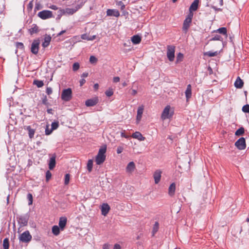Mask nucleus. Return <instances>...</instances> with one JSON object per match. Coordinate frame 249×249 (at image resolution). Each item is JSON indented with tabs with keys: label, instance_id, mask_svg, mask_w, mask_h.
<instances>
[{
	"label": "nucleus",
	"instance_id": "36",
	"mask_svg": "<svg viewBox=\"0 0 249 249\" xmlns=\"http://www.w3.org/2000/svg\"><path fill=\"white\" fill-rule=\"evenodd\" d=\"M183 58V54L181 53H179L177 54L176 62L178 63L179 62L182 61Z\"/></svg>",
	"mask_w": 249,
	"mask_h": 249
},
{
	"label": "nucleus",
	"instance_id": "53",
	"mask_svg": "<svg viewBox=\"0 0 249 249\" xmlns=\"http://www.w3.org/2000/svg\"><path fill=\"white\" fill-rule=\"evenodd\" d=\"M41 8V6L39 3H36L35 6V10H39Z\"/></svg>",
	"mask_w": 249,
	"mask_h": 249
},
{
	"label": "nucleus",
	"instance_id": "54",
	"mask_svg": "<svg viewBox=\"0 0 249 249\" xmlns=\"http://www.w3.org/2000/svg\"><path fill=\"white\" fill-rule=\"evenodd\" d=\"M113 81L114 83L119 82L120 81V78H119V77H118V76L114 77L113 78Z\"/></svg>",
	"mask_w": 249,
	"mask_h": 249
},
{
	"label": "nucleus",
	"instance_id": "19",
	"mask_svg": "<svg viewBox=\"0 0 249 249\" xmlns=\"http://www.w3.org/2000/svg\"><path fill=\"white\" fill-rule=\"evenodd\" d=\"M199 0H195L189 8V12L196 11L198 8Z\"/></svg>",
	"mask_w": 249,
	"mask_h": 249
},
{
	"label": "nucleus",
	"instance_id": "41",
	"mask_svg": "<svg viewBox=\"0 0 249 249\" xmlns=\"http://www.w3.org/2000/svg\"><path fill=\"white\" fill-rule=\"evenodd\" d=\"M79 64L78 62H75L72 65V70L73 71H76L79 69Z\"/></svg>",
	"mask_w": 249,
	"mask_h": 249
},
{
	"label": "nucleus",
	"instance_id": "25",
	"mask_svg": "<svg viewBox=\"0 0 249 249\" xmlns=\"http://www.w3.org/2000/svg\"><path fill=\"white\" fill-rule=\"evenodd\" d=\"M131 41L134 44H138L141 41V37L139 35H134L131 37Z\"/></svg>",
	"mask_w": 249,
	"mask_h": 249
},
{
	"label": "nucleus",
	"instance_id": "26",
	"mask_svg": "<svg viewBox=\"0 0 249 249\" xmlns=\"http://www.w3.org/2000/svg\"><path fill=\"white\" fill-rule=\"evenodd\" d=\"M30 34L32 35L38 32V27L36 24H33V27L29 29Z\"/></svg>",
	"mask_w": 249,
	"mask_h": 249
},
{
	"label": "nucleus",
	"instance_id": "7",
	"mask_svg": "<svg viewBox=\"0 0 249 249\" xmlns=\"http://www.w3.org/2000/svg\"><path fill=\"white\" fill-rule=\"evenodd\" d=\"M32 238V235L28 231L23 232L19 237L20 241L23 243L29 242L31 240Z\"/></svg>",
	"mask_w": 249,
	"mask_h": 249
},
{
	"label": "nucleus",
	"instance_id": "15",
	"mask_svg": "<svg viewBox=\"0 0 249 249\" xmlns=\"http://www.w3.org/2000/svg\"><path fill=\"white\" fill-rule=\"evenodd\" d=\"M110 210V207L107 203H104L101 206L102 214L105 216L106 215Z\"/></svg>",
	"mask_w": 249,
	"mask_h": 249
},
{
	"label": "nucleus",
	"instance_id": "2",
	"mask_svg": "<svg viewBox=\"0 0 249 249\" xmlns=\"http://www.w3.org/2000/svg\"><path fill=\"white\" fill-rule=\"evenodd\" d=\"M194 14L193 12H189L183 21L182 31L184 33H187L192 23Z\"/></svg>",
	"mask_w": 249,
	"mask_h": 249
},
{
	"label": "nucleus",
	"instance_id": "38",
	"mask_svg": "<svg viewBox=\"0 0 249 249\" xmlns=\"http://www.w3.org/2000/svg\"><path fill=\"white\" fill-rule=\"evenodd\" d=\"M216 54H217V52H211L210 51H209V52H205L204 53V55H207L210 57L215 56V55H216Z\"/></svg>",
	"mask_w": 249,
	"mask_h": 249
},
{
	"label": "nucleus",
	"instance_id": "60",
	"mask_svg": "<svg viewBox=\"0 0 249 249\" xmlns=\"http://www.w3.org/2000/svg\"><path fill=\"white\" fill-rule=\"evenodd\" d=\"M137 93V91L136 90H135V89L132 90V92H131L132 95H136Z\"/></svg>",
	"mask_w": 249,
	"mask_h": 249
},
{
	"label": "nucleus",
	"instance_id": "35",
	"mask_svg": "<svg viewBox=\"0 0 249 249\" xmlns=\"http://www.w3.org/2000/svg\"><path fill=\"white\" fill-rule=\"evenodd\" d=\"M16 46L18 49H19L22 51L24 50V46L22 42H17L16 43Z\"/></svg>",
	"mask_w": 249,
	"mask_h": 249
},
{
	"label": "nucleus",
	"instance_id": "16",
	"mask_svg": "<svg viewBox=\"0 0 249 249\" xmlns=\"http://www.w3.org/2000/svg\"><path fill=\"white\" fill-rule=\"evenodd\" d=\"M98 101L97 98L88 99L86 101L85 105L87 107H93L97 104Z\"/></svg>",
	"mask_w": 249,
	"mask_h": 249
},
{
	"label": "nucleus",
	"instance_id": "55",
	"mask_svg": "<svg viewBox=\"0 0 249 249\" xmlns=\"http://www.w3.org/2000/svg\"><path fill=\"white\" fill-rule=\"evenodd\" d=\"M86 82V80L82 78L80 80V86H82Z\"/></svg>",
	"mask_w": 249,
	"mask_h": 249
},
{
	"label": "nucleus",
	"instance_id": "9",
	"mask_svg": "<svg viewBox=\"0 0 249 249\" xmlns=\"http://www.w3.org/2000/svg\"><path fill=\"white\" fill-rule=\"evenodd\" d=\"M37 16L42 19H46L53 17L52 12L49 10H43L39 12Z\"/></svg>",
	"mask_w": 249,
	"mask_h": 249
},
{
	"label": "nucleus",
	"instance_id": "58",
	"mask_svg": "<svg viewBox=\"0 0 249 249\" xmlns=\"http://www.w3.org/2000/svg\"><path fill=\"white\" fill-rule=\"evenodd\" d=\"M33 2L30 1L28 5V8L31 9L33 8Z\"/></svg>",
	"mask_w": 249,
	"mask_h": 249
},
{
	"label": "nucleus",
	"instance_id": "31",
	"mask_svg": "<svg viewBox=\"0 0 249 249\" xmlns=\"http://www.w3.org/2000/svg\"><path fill=\"white\" fill-rule=\"evenodd\" d=\"M33 84L36 85L38 88H41L44 85L43 82L38 80H35L33 82Z\"/></svg>",
	"mask_w": 249,
	"mask_h": 249
},
{
	"label": "nucleus",
	"instance_id": "29",
	"mask_svg": "<svg viewBox=\"0 0 249 249\" xmlns=\"http://www.w3.org/2000/svg\"><path fill=\"white\" fill-rule=\"evenodd\" d=\"M219 34L222 35L225 38L228 36L227 30L225 27L219 28Z\"/></svg>",
	"mask_w": 249,
	"mask_h": 249
},
{
	"label": "nucleus",
	"instance_id": "48",
	"mask_svg": "<svg viewBox=\"0 0 249 249\" xmlns=\"http://www.w3.org/2000/svg\"><path fill=\"white\" fill-rule=\"evenodd\" d=\"M52 131H53L52 129H50L49 128L48 126H47L45 129V134L47 135H49L51 134Z\"/></svg>",
	"mask_w": 249,
	"mask_h": 249
},
{
	"label": "nucleus",
	"instance_id": "32",
	"mask_svg": "<svg viewBox=\"0 0 249 249\" xmlns=\"http://www.w3.org/2000/svg\"><path fill=\"white\" fill-rule=\"evenodd\" d=\"M93 160H89L87 163V169L89 172H90L92 169Z\"/></svg>",
	"mask_w": 249,
	"mask_h": 249
},
{
	"label": "nucleus",
	"instance_id": "52",
	"mask_svg": "<svg viewBox=\"0 0 249 249\" xmlns=\"http://www.w3.org/2000/svg\"><path fill=\"white\" fill-rule=\"evenodd\" d=\"M89 36L87 34H83L81 35V38L85 40H89Z\"/></svg>",
	"mask_w": 249,
	"mask_h": 249
},
{
	"label": "nucleus",
	"instance_id": "40",
	"mask_svg": "<svg viewBox=\"0 0 249 249\" xmlns=\"http://www.w3.org/2000/svg\"><path fill=\"white\" fill-rule=\"evenodd\" d=\"M27 199L29 200L28 204L29 205H32L33 203V196L31 194L29 193L27 195Z\"/></svg>",
	"mask_w": 249,
	"mask_h": 249
},
{
	"label": "nucleus",
	"instance_id": "6",
	"mask_svg": "<svg viewBox=\"0 0 249 249\" xmlns=\"http://www.w3.org/2000/svg\"><path fill=\"white\" fill-rule=\"evenodd\" d=\"M40 40L36 39L33 40L31 44V52L34 54H37L39 50Z\"/></svg>",
	"mask_w": 249,
	"mask_h": 249
},
{
	"label": "nucleus",
	"instance_id": "50",
	"mask_svg": "<svg viewBox=\"0 0 249 249\" xmlns=\"http://www.w3.org/2000/svg\"><path fill=\"white\" fill-rule=\"evenodd\" d=\"M111 247V245L108 243L105 244L103 246V249H109Z\"/></svg>",
	"mask_w": 249,
	"mask_h": 249
},
{
	"label": "nucleus",
	"instance_id": "12",
	"mask_svg": "<svg viewBox=\"0 0 249 249\" xmlns=\"http://www.w3.org/2000/svg\"><path fill=\"white\" fill-rule=\"evenodd\" d=\"M107 15L108 16H114L118 17L120 16V13L116 9H108L107 11Z\"/></svg>",
	"mask_w": 249,
	"mask_h": 249
},
{
	"label": "nucleus",
	"instance_id": "4",
	"mask_svg": "<svg viewBox=\"0 0 249 249\" xmlns=\"http://www.w3.org/2000/svg\"><path fill=\"white\" fill-rule=\"evenodd\" d=\"M17 220L18 225H19V228H18L19 230L20 228L27 225L29 220V216L27 214L18 215L17 216Z\"/></svg>",
	"mask_w": 249,
	"mask_h": 249
},
{
	"label": "nucleus",
	"instance_id": "11",
	"mask_svg": "<svg viewBox=\"0 0 249 249\" xmlns=\"http://www.w3.org/2000/svg\"><path fill=\"white\" fill-rule=\"evenodd\" d=\"M67 222V218L66 217H61L59 220V227L60 228L61 231H63L66 227Z\"/></svg>",
	"mask_w": 249,
	"mask_h": 249
},
{
	"label": "nucleus",
	"instance_id": "22",
	"mask_svg": "<svg viewBox=\"0 0 249 249\" xmlns=\"http://www.w3.org/2000/svg\"><path fill=\"white\" fill-rule=\"evenodd\" d=\"M144 107L143 106H140L137 110V120L140 121L142 117Z\"/></svg>",
	"mask_w": 249,
	"mask_h": 249
},
{
	"label": "nucleus",
	"instance_id": "47",
	"mask_svg": "<svg viewBox=\"0 0 249 249\" xmlns=\"http://www.w3.org/2000/svg\"><path fill=\"white\" fill-rule=\"evenodd\" d=\"M124 150V147L122 146H119L117 149V154L121 153Z\"/></svg>",
	"mask_w": 249,
	"mask_h": 249
},
{
	"label": "nucleus",
	"instance_id": "64",
	"mask_svg": "<svg viewBox=\"0 0 249 249\" xmlns=\"http://www.w3.org/2000/svg\"><path fill=\"white\" fill-rule=\"evenodd\" d=\"M82 5H83L82 4H81L80 5H77L75 7L76 9L75 10H76V11H77L79 9H80L82 6Z\"/></svg>",
	"mask_w": 249,
	"mask_h": 249
},
{
	"label": "nucleus",
	"instance_id": "23",
	"mask_svg": "<svg viewBox=\"0 0 249 249\" xmlns=\"http://www.w3.org/2000/svg\"><path fill=\"white\" fill-rule=\"evenodd\" d=\"M243 80L239 77H238L234 83V86L237 89H241L243 87Z\"/></svg>",
	"mask_w": 249,
	"mask_h": 249
},
{
	"label": "nucleus",
	"instance_id": "49",
	"mask_svg": "<svg viewBox=\"0 0 249 249\" xmlns=\"http://www.w3.org/2000/svg\"><path fill=\"white\" fill-rule=\"evenodd\" d=\"M46 92L48 95H50L53 92L52 89L51 87H47L46 89Z\"/></svg>",
	"mask_w": 249,
	"mask_h": 249
},
{
	"label": "nucleus",
	"instance_id": "28",
	"mask_svg": "<svg viewBox=\"0 0 249 249\" xmlns=\"http://www.w3.org/2000/svg\"><path fill=\"white\" fill-rule=\"evenodd\" d=\"M61 229L58 226L54 225L52 227V232L54 235H58L60 233Z\"/></svg>",
	"mask_w": 249,
	"mask_h": 249
},
{
	"label": "nucleus",
	"instance_id": "5",
	"mask_svg": "<svg viewBox=\"0 0 249 249\" xmlns=\"http://www.w3.org/2000/svg\"><path fill=\"white\" fill-rule=\"evenodd\" d=\"M175 47L172 45L167 46V57L170 61H173L175 58Z\"/></svg>",
	"mask_w": 249,
	"mask_h": 249
},
{
	"label": "nucleus",
	"instance_id": "45",
	"mask_svg": "<svg viewBox=\"0 0 249 249\" xmlns=\"http://www.w3.org/2000/svg\"><path fill=\"white\" fill-rule=\"evenodd\" d=\"M70 174H67L65 176V184L66 185L68 184L70 181Z\"/></svg>",
	"mask_w": 249,
	"mask_h": 249
},
{
	"label": "nucleus",
	"instance_id": "44",
	"mask_svg": "<svg viewBox=\"0 0 249 249\" xmlns=\"http://www.w3.org/2000/svg\"><path fill=\"white\" fill-rule=\"evenodd\" d=\"M52 177V174L49 171H47L46 172V180L48 181Z\"/></svg>",
	"mask_w": 249,
	"mask_h": 249
},
{
	"label": "nucleus",
	"instance_id": "13",
	"mask_svg": "<svg viewBox=\"0 0 249 249\" xmlns=\"http://www.w3.org/2000/svg\"><path fill=\"white\" fill-rule=\"evenodd\" d=\"M161 172L159 170H156L154 172L153 177L156 184H158L160 182L161 178Z\"/></svg>",
	"mask_w": 249,
	"mask_h": 249
},
{
	"label": "nucleus",
	"instance_id": "3",
	"mask_svg": "<svg viewBox=\"0 0 249 249\" xmlns=\"http://www.w3.org/2000/svg\"><path fill=\"white\" fill-rule=\"evenodd\" d=\"M61 98L62 100L68 102L72 98V90L71 88L64 89L62 90Z\"/></svg>",
	"mask_w": 249,
	"mask_h": 249
},
{
	"label": "nucleus",
	"instance_id": "24",
	"mask_svg": "<svg viewBox=\"0 0 249 249\" xmlns=\"http://www.w3.org/2000/svg\"><path fill=\"white\" fill-rule=\"evenodd\" d=\"M185 93L187 100H188L189 98H191L192 96V89L191 85L190 84L187 85V89H186Z\"/></svg>",
	"mask_w": 249,
	"mask_h": 249
},
{
	"label": "nucleus",
	"instance_id": "8",
	"mask_svg": "<svg viewBox=\"0 0 249 249\" xmlns=\"http://www.w3.org/2000/svg\"><path fill=\"white\" fill-rule=\"evenodd\" d=\"M170 106L168 105L166 106V107L164 108L162 111L161 117L162 120H165L172 117L173 112H170Z\"/></svg>",
	"mask_w": 249,
	"mask_h": 249
},
{
	"label": "nucleus",
	"instance_id": "37",
	"mask_svg": "<svg viewBox=\"0 0 249 249\" xmlns=\"http://www.w3.org/2000/svg\"><path fill=\"white\" fill-rule=\"evenodd\" d=\"M42 103L43 105L48 106L49 105V103L48 101V99L46 95H44L42 99Z\"/></svg>",
	"mask_w": 249,
	"mask_h": 249
},
{
	"label": "nucleus",
	"instance_id": "17",
	"mask_svg": "<svg viewBox=\"0 0 249 249\" xmlns=\"http://www.w3.org/2000/svg\"><path fill=\"white\" fill-rule=\"evenodd\" d=\"M55 158L56 156L55 155H53L50 159L49 162V168L50 170H53L56 164L55 162Z\"/></svg>",
	"mask_w": 249,
	"mask_h": 249
},
{
	"label": "nucleus",
	"instance_id": "63",
	"mask_svg": "<svg viewBox=\"0 0 249 249\" xmlns=\"http://www.w3.org/2000/svg\"><path fill=\"white\" fill-rule=\"evenodd\" d=\"M88 73L87 72H84L82 75H81V77H88Z\"/></svg>",
	"mask_w": 249,
	"mask_h": 249
},
{
	"label": "nucleus",
	"instance_id": "27",
	"mask_svg": "<svg viewBox=\"0 0 249 249\" xmlns=\"http://www.w3.org/2000/svg\"><path fill=\"white\" fill-rule=\"evenodd\" d=\"M51 40V37L50 36H45L44 38V41L42 43V46L44 48H46V47H48L50 44Z\"/></svg>",
	"mask_w": 249,
	"mask_h": 249
},
{
	"label": "nucleus",
	"instance_id": "59",
	"mask_svg": "<svg viewBox=\"0 0 249 249\" xmlns=\"http://www.w3.org/2000/svg\"><path fill=\"white\" fill-rule=\"evenodd\" d=\"M96 36L95 35H93L91 36L89 38V40H93L96 38Z\"/></svg>",
	"mask_w": 249,
	"mask_h": 249
},
{
	"label": "nucleus",
	"instance_id": "61",
	"mask_svg": "<svg viewBox=\"0 0 249 249\" xmlns=\"http://www.w3.org/2000/svg\"><path fill=\"white\" fill-rule=\"evenodd\" d=\"M121 136L122 137H123V138H128V136L127 135H126L124 132L121 133Z\"/></svg>",
	"mask_w": 249,
	"mask_h": 249
},
{
	"label": "nucleus",
	"instance_id": "39",
	"mask_svg": "<svg viewBox=\"0 0 249 249\" xmlns=\"http://www.w3.org/2000/svg\"><path fill=\"white\" fill-rule=\"evenodd\" d=\"M59 126L58 122H54L52 123L51 124V129L52 130H55L58 128Z\"/></svg>",
	"mask_w": 249,
	"mask_h": 249
},
{
	"label": "nucleus",
	"instance_id": "21",
	"mask_svg": "<svg viewBox=\"0 0 249 249\" xmlns=\"http://www.w3.org/2000/svg\"><path fill=\"white\" fill-rule=\"evenodd\" d=\"M176 190V184L173 182L171 184L168 189V194L170 196H173Z\"/></svg>",
	"mask_w": 249,
	"mask_h": 249
},
{
	"label": "nucleus",
	"instance_id": "18",
	"mask_svg": "<svg viewBox=\"0 0 249 249\" xmlns=\"http://www.w3.org/2000/svg\"><path fill=\"white\" fill-rule=\"evenodd\" d=\"M132 137V138L137 139L141 141H143L145 139V138L143 137L140 132L138 131H136L133 133Z\"/></svg>",
	"mask_w": 249,
	"mask_h": 249
},
{
	"label": "nucleus",
	"instance_id": "46",
	"mask_svg": "<svg viewBox=\"0 0 249 249\" xmlns=\"http://www.w3.org/2000/svg\"><path fill=\"white\" fill-rule=\"evenodd\" d=\"M105 94L107 97H110L113 95V92L112 89H109L105 92Z\"/></svg>",
	"mask_w": 249,
	"mask_h": 249
},
{
	"label": "nucleus",
	"instance_id": "34",
	"mask_svg": "<svg viewBox=\"0 0 249 249\" xmlns=\"http://www.w3.org/2000/svg\"><path fill=\"white\" fill-rule=\"evenodd\" d=\"M9 246V239L8 238H5L3 241V249H8Z\"/></svg>",
	"mask_w": 249,
	"mask_h": 249
},
{
	"label": "nucleus",
	"instance_id": "14",
	"mask_svg": "<svg viewBox=\"0 0 249 249\" xmlns=\"http://www.w3.org/2000/svg\"><path fill=\"white\" fill-rule=\"evenodd\" d=\"M135 169V164L133 161L128 163L126 167V172L128 173H132Z\"/></svg>",
	"mask_w": 249,
	"mask_h": 249
},
{
	"label": "nucleus",
	"instance_id": "57",
	"mask_svg": "<svg viewBox=\"0 0 249 249\" xmlns=\"http://www.w3.org/2000/svg\"><path fill=\"white\" fill-rule=\"evenodd\" d=\"M113 249H121V246L118 244H116L114 246Z\"/></svg>",
	"mask_w": 249,
	"mask_h": 249
},
{
	"label": "nucleus",
	"instance_id": "1",
	"mask_svg": "<svg viewBox=\"0 0 249 249\" xmlns=\"http://www.w3.org/2000/svg\"><path fill=\"white\" fill-rule=\"evenodd\" d=\"M106 151V145H104L99 149L98 153L95 157V162L96 164L100 165L105 161L106 158V156L105 155Z\"/></svg>",
	"mask_w": 249,
	"mask_h": 249
},
{
	"label": "nucleus",
	"instance_id": "10",
	"mask_svg": "<svg viewBox=\"0 0 249 249\" xmlns=\"http://www.w3.org/2000/svg\"><path fill=\"white\" fill-rule=\"evenodd\" d=\"M235 146L240 150H244L246 148L245 139L243 137L239 138L235 142Z\"/></svg>",
	"mask_w": 249,
	"mask_h": 249
},
{
	"label": "nucleus",
	"instance_id": "62",
	"mask_svg": "<svg viewBox=\"0 0 249 249\" xmlns=\"http://www.w3.org/2000/svg\"><path fill=\"white\" fill-rule=\"evenodd\" d=\"M53 109L52 108H48L47 110V112L49 114H53Z\"/></svg>",
	"mask_w": 249,
	"mask_h": 249
},
{
	"label": "nucleus",
	"instance_id": "51",
	"mask_svg": "<svg viewBox=\"0 0 249 249\" xmlns=\"http://www.w3.org/2000/svg\"><path fill=\"white\" fill-rule=\"evenodd\" d=\"M67 11L68 13L73 14L74 13H75L76 11V10H74L73 9H67Z\"/></svg>",
	"mask_w": 249,
	"mask_h": 249
},
{
	"label": "nucleus",
	"instance_id": "43",
	"mask_svg": "<svg viewBox=\"0 0 249 249\" xmlns=\"http://www.w3.org/2000/svg\"><path fill=\"white\" fill-rule=\"evenodd\" d=\"M97 61V59L94 56H90L89 58V62L92 63H95Z\"/></svg>",
	"mask_w": 249,
	"mask_h": 249
},
{
	"label": "nucleus",
	"instance_id": "20",
	"mask_svg": "<svg viewBox=\"0 0 249 249\" xmlns=\"http://www.w3.org/2000/svg\"><path fill=\"white\" fill-rule=\"evenodd\" d=\"M24 129L28 131V135L30 138L32 139L34 137L35 133V130L32 129L31 126H24Z\"/></svg>",
	"mask_w": 249,
	"mask_h": 249
},
{
	"label": "nucleus",
	"instance_id": "33",
	"mask_svg": "<svg viewBox=\"0 0 249 249\" xmlns=\"http://www.w3.org/2000/svg\"><path fill=\"white\" fill-rule=\"evenodd\" d=\"M159 229V223L158 222H156L152 231V235L154 236L155 234L157 232Z\"/></svg>",
	"mask_w": 249,
	"mask_h": 249
},
{
	"label": "nucleus",
	"instance_id": "56",
	"mask_svg": "<svg viewBox=\"0 0 249 249\" xmlns=\"http://www.w3.org/2000/svg\"><path fill=\"white\" fill-rule=\"evenodd\" d=\"M49 8L53 10H54L58 9V7L56 5H52L50 6L49 7Z\"/></svg>",
	"mask_w": 249,
	"mask_h": 249
},
{
	"label": "nucleus",
	"instance_id": "42",
	"mask_svg": "<svg viewBox=\"0 0 249 249\" xmlns=\"http://www.w3.org/2000/svg\"><path fill=\"white\" fill-rule=\"evenodd\" d=\"M242 111L246 113H249V105H246L242 107Z\"/></svg>",
	"mask_w": 249,
	"mask_h": 249
},
{
	"label": "nucleus",
	"instance_id": "30",
	"mask_svg": "<svg viewBox=\"0 0 249 249\" xmlns=\"http://www.w3.org/2000/svg\"><path fill=\"white\" fill-rule=\"evenodd\" d=\"M244 133H245L244 128L243 127H241L236 131V132L235 133V135L236 136H239L243 135L244 134Z\"/></svg>",
	"mask_w": 249,
	"mask_h": 249
}]
</instances>
